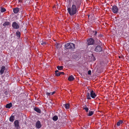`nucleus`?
Instances as JSON below:
<instances>
[{
	"label": "nucleus",
	"instance_id": "obj_1",
	"mask_svg": "<svg viewBox=\"0 0 129 129\" xmlns=\"http://www.w3.org/2000/svg\"><path fill=\"white\" fill-rule=\"evenodd\" d=\"M78 7L74 5H72L71 8H68L67 10L70 15L72 16L75 14L77 11Z\"/></svg>",
	"mask_w": 129,
	"mask_h": 129
},
{
	"label": "nucleus",
	"instance_id": "obj_2",
	"mask_svg": "<svg viewBox=\"0 0 129 129\" xmlns=\"http://www.w3.org/2000/svg\"><path fill=\"white\" fill-rule=\"evenodd\" d=\"M75 47L74 44L71 43L67 44L65 45V48L67 49H73Z\"/></svg>",
	"mask_w": 129,
	"mask_h": 129
},
{
	"label": "nucleus",
	"instance_id": "obj_3",
	"mask_svg": "<svg viewBox=\"0 0 129 129\" xmlns=\"http://www.w3.org/2000/svg\"><path fill=\"white\" fill-rule=\"evenodd\" d=\"M72 3L73 5L78 7L81 5L80 0H73Z\"/></svg>",
	"mask_w": 129,
	"mask_h": 129
},
{
	"label": "nucleus",
	"instance_id": "obj_4",
	"mask_svg": "<svg viewBox=\"0 0 129 129\" xmlns=\"http://www.w3.org/2000/svg\"><path fill=\"white\" fill-rule=\"evenodd\" d=\"M87 44L88 45H93L94 44L95 41L92 38H89L87 40Z\"/></svg>",
	"mask_w": 129,
	"mask_h": 129
},
{
	"label": "nucleus",
	"instance_id": "obj_5",
	"mask_svg": "<svg viewBox=\"0 0 129 129\" xmlns=\"http://www.w3.org/2000/svg\"><path fill=\"white\" fill-rule=\"evenodd\" d=\"M89 92L90 93V96L92 98H94L96 97V95L93 90H89Z\"/></svg>",
	"mask_w": 129,
	"mask_h": 129
},
{
	"label": "nucleus",
	"instance_id": "obj_6",
	"mask_svg": "<svg viewBox=\"0 0 129 129\" xmlns=\"http://www.w3.org/2000/svg\"><path fill=\"white\" fill-rule=\"evenodd\" d=\"M112 10L113 12L115 13H117L118 11V8L116 6H114L112 7Z\"/></svg>",
	"mask_w": 129,
	"mask_h": 129
},
{
	"label": "nucleus",
	"instance_id": "obj_7",
	"mask_svg": "<svg viewBox=\"0 0 129 129\" xmlns=\"http://www.w3.org/2000/svg\"><path fill=\"white\" fill-rule=\"evenodd\" d=\"M12 27L15 29H18L19 27L18 24L16 22H14L12 24Z\"/></svg>",
	"mask_w": 129,
	"mask_h": 129
},
{
	"label": "nucleus",
	"instance_id": "obj_8",
	"mask_svg": "<svg viewBox=\"0 0 129 129\" xmlns=\"http://www.w3.org/2000/svg\"><path fill=\"white\" fill-rule=\"evenodd\" d=\"M102 50L101 47L100 46H97L95 47L94 50L96 52H101Z\"/></svg>",
	"mask_w": 129,
	"mask_h": 129
},
{
	"label": "nucleus",
	"instance_id": "obj_9",
	"mask_svg": "<svg viewBox=\"0 0 129 129\" xmlns=\"http://www.w3.org/2000/svg\"><path fill=\"white\" fill-rule=\"evenodd\" d=\"M36 127L37 128H39L41 127V123L39 121H38L36 123Z\"/></svg>",
	"mask_w": 129,
	"mask_h": 129
},
{
	"label": "nucleus",
	"instance_id": "obj_10",
	"mask_svg": "<svg viewBox=\"0 0 129 129\" xmlns=\"http://www.w3.org/2000/svg\"><path fill=\"white\" fill-rule=\"evenodd\" d=\"M5 69V66H3L2 67L0 71V73L1 75H2L4 73Z\"/></svg>",
	"mask_w": 129,
	"mask_h": 129
},
{
	"label": "nucleus",
	"instance_id": "obj_11",
	"mask_svg": "<svg viewBox=\"0 0 129 129\" xmlns=\"http://www.w3.org/2000/svg\"><path fill=\"white\" fill-rule=\"evenodd\" d=\"M19 10V8L17 7L13 9V11L14 13L15 14L17 13Z\"/></svg>",
	"mask_w": 129,
	"mask_h": 129
},
{
	"label": "nucleus",
	"instance_id": "obj_12",
	"mask_svg": "<svg viewBox=\"0 0 129 129\" xmlns=\"http://www.w3.org/2000/svg\"><path fill=\"white\" fill-rule=\"evenodd\" d=\"M74 79V77L72 75H71L69 77L68 80L69 81H71L73 80Z\"/></svg>",
	"mask_w": 129,
	"mask_h": 129
},
{
	"label": "nucleus",
	"instance_id": "obj_13",
	"mask_svg": "<svg viewBox=\"0 0 129 129\" xmlns=\"http://www.w3.org/2000/svg\"><path fill=\"white\" fill-rule=\"evenodd\" d=\"M12 103H10L7 104L6 106V107L7 108H10L12 106Z\"/></svg>",
	"mask_w": 129,
	"mask_h": 129
},
{
	"label": "nucleus",
	"instance_id": "obj_14",
	"mask_svg": "<svg viewBox=\"0 0 129 129\" xmlns=\"http://www.w3.org/2000/svg\"><path fill=\"white\" fill-rule=\"evenodd\" d=\"M34 110L36 112L39 113H40L41 112V110L39 108H34Z\"/></svg>",
	"mask_w": 129,
	"mask_h": 129
},
{
	"label": "nucleus",
	"instance_id": "obj_15",
	"mask_svg": "<svg viewBox=\"0 0 129 129\" xmlns=\"http://www.w3.org/2000/svg\"><path fill=\"white\" fill-rule=\"evenodd\" d=\"M10 24V23L8 21H6L3 24V25L4 26H7L9 25Z\"/></svg>",
	"mask_w": 129,
	"mask_h": 129
},
{
	"label": "nucleus",
	"instance_id": "obj_16",
	"mask_svg": "<svg viewBox=\"0 0 129 129\" xmlns=\"http://www.w3.org/2000/svg\"><path fill=\"white\" fill-rule=\"evenodd\" d=\"M14 117L13 116H12L10 117L9 120L10 121L13 122L14 120Z\"/></svg>",
	"mask_w": 129,
	"mask_h": 129
},
{
	"label": "nucleus",
	"instance_id": "obj_17",
	"mask_svg": "<svg viewBox=\"0 0 129 129\" xmlns=\"http://www.w3.org/2000/svg\"><path fill=\"white\" fill-rule=\"evenodd\" d=\"M58 72V70H56L55 71V74L56 76H58L60 75L61 74V73L59 72Z\"/></svg>",
	"mask_w": 129,
	"mask_h": 129
},
{
	"label": "nucleus",
	"instance_id": "obj_18",
	"mask_svg": "<svg viewBox=\"0 0 129 129\" xmlns=\"http://www.w3.org/2000/svg\"><path fill=\"white\" fill-rule=\"evenodd\" d=\"M83 109L85 110L86 112H87L88 111V109L86 105L84 106V107L83 108Z\"/></svg>",
	"mask_w": 129,
	"mask_h": 129
},
{
	"label": "nucleus",
	"instance_id": "obj_19",
	"mask_svg": "<svg viewBox=\"0 0 129 129\" xmlns=\"http://www.w3.org/2000/svg\"><path fill=\"white\" fill-rule=\"evenodd\" d=\"M58 117L56 116H55L53 117V119L54 121H56L58 119Z\"/></svg>",
	"mask_w": 129,
	"mask_h": 129
},
{
	"label": "nucleus",
	"instance_id": "obj_20",
	"mask_svg": "<svg viewBox=\"0 0 129 129\" xmlns=\"http://www.w3.org/2000/svg\"><path fill=\"white\" fill-rule=\"evenodd\" d=\"M64 106L65 108L66 109H68L69 108V104H66L65 105H64Z\"/></svg>",
	"mask_w": 129,
	"mask_h": 129
},
{
	"label": "nucleus",
	"instance_id": "obj_21",
	"mask_svg": "<svg viewBox=\"0 0 129 129\" xmlns=\"http://www.w3.org/2000/svg\"><path fill=\"white\" fill-rule=\"evenodd\" d=\"M63 67L62 66H57V68L59 70H61L63 69Z\"/></svg>",
	"mask_w": 129,
	"mask_h": 129
},
{
	"label": "nucleus",
	"instance_id": "obj_22",
	"mask_svg": "<svg viewBox=\"0 0 129 129\" xmlns=\"http://www.w3.org/2000/svg\"><path fill=\"white\" fill-rule=\"evenodd\" d=\"M16 34L17 37L19 38L20 35V33L19 31H17L16 32Z\"/></svg>",
	"mask_w": 129,
	"mask_h": 129
},
{
	"label": "nucleus",
	"instance_id": "obj_23",
	"mask_svg": "<svg viewBox=\"0 0 129 129\" xmlns=\"http://www.w3.org/2000/svg\"><path fill=\"white\" fill-rule=\"evenodd\" d=\"M87 99H90L91 98L90 96V93L88 92L87 95Z\"/></svg>",
	"mask_w": 129,
	"mask_h": 129
},
{
	"label": "nucleus",
	"instance_id": "obj_24",
	"mask_svg": "<svg viewBox=\"0 0 129 129\" xmlns=\"http://www.w3.org/2000/svg\"><path fill=\"white\" fill-rule=\"evenodd\" d=\"M93 114V112L92 111H89L88 114V115L90 116H91Z\"/></svg>",
	"mask_w": 129,
	"mask_h": 129
},
{
	"label": "nucleus",
	"instance_id": "obj_25",
	"mask_svg": "<svg viewBox=\"0 0 129 129\" xmlns=\"http://www.w3.org/2000/svg\"><path fill=\"white\" fill-rule=\"evenodd\" d=\"M123 122L122 121H119L117 123V125L118 126H119L120 124L122 123Z\"/></svg>",
	"mask_w": 129,
	"mask_h": 129
},
{
	"label": "nucleus",
	"instance_id": "obj_26",
	"mask_svg": "<svg viewBox=\"0 0 129 129\" xmlns=\"http://www.w3.org/2000/svg\"><path fill=\"white\" fill-rule=\"evenodd\" d=\"M6 11V9L4 8H2L1 10V12H4Z\"/></svg>",
	"mask_w": 129,
	"mask_h": 129
},
{
	"label": "nucleus",
	"instance_id": "obj_27",
	"mask_svg": "<svg viewBox=\"0 0 129 129\" xmlns=\"http://www.w3.org/2000/svg\"><path fill=\"white\" fill-rule=\"evenodd\" d=\"M51 92H47L46 93V94H47L48 96H50L51 95Z\"/></svg>",
	"mask_w": 129,
	"mask_h": 129
},
{
	"label": "nucleus",
	"instance_id": "obj_28",
	"mask_svg": "<svg viewBox=\"0 0 129 129\" xmlns=\"http://www.w3.org/2000/svg\"><path fill=\"white\" fill-rule=\"evenodd\" d=\"M41 44L42 45H44L46 44V43L44 42H42Z\"/></svg>",
	"mask_w": 129,
	"mask_h": 129
},
{
	"label": "nucleus",
	"instance_id": "obj_29",
	"mask_svg": "<svg viewBox=\"0 0 129 129\" xmlns=\"http://www.w3.org/2000/svg\"><path fill=\"white\" fill-rule=\"evenodd\" d=\"M91 71L90 70H89L88 71V74L89 75H90L91 74Z\"/></svg>",
	"mask_w": 129,
	"mask_h": 129
},
{
	"label": "nucleus",
	"instance_id": "obj_30",
	"mask_svg": "<svg viewBox=\"0 0 129 129\" xmlns=\"http://www.w3.org/2000/svg\"><path fill=\"white\" fill-rule=\"evenodd\" d=\"M94 32V35H95V36L96 35V34L97 33V32L96 31H93Z\"/></svg>",
	"mask_w": 129,
	"mask_h": 129
},
{
	"label": "nucleus",
	"instance_id": "obj_31",
	"mask_svg": "<svg viewBox=\"0 0 129 129\" xmlns=\"http://www.w3.org/2000/svg\"><path fill=\"white\" fill-rule=\"evenodd\" d=\"M55 91H54L53 92H51V95H53L55 93Z\"/></svg>",
	"mask_w": 129,
	"mask_h": 129
},
{
	"label": "nucleus",
	"instance_id": "obj_32",
	"mask_svg": "<svg viewBox=\"0 0 129 129\" xmlns=\"http://www.w3.org/2000/svg\"><path fill=\"white\" fill-rule=\"evenodd\" d=\"M60 73H61V74H64V73L63 72H60Z\"/></svg>",
	"mask_w": 129,
	"mask_h": 129
},
{
	"label": "nucleus",
	"instance_id": "obj_33",
	"mask_svg": "<svg viewBox=\"0 0 129 129\" xmlns=\"http://www.w3.org/2000/svg\"><path fill=\"white\" fill-rule=\"evenodd\" d=\"M58 44H57V45H56V47L57 48H58Z\"/></svg>",
	"mask_w": 129,
	"mask_h": 129
},
{
	"label": "nucleus",
	"instance_id": "obj_34",
	"mask_svg": "<svg viewBox=\"0 0 129 129\" xmlns=\"http://www.w3.org/2000/svg\"><path fill=\"white\" fill-rule=\"evenodd\" d=\"M88 127H87V128H86L85 127V128H87V129Z\"/></svg>",
	"mask_w": 129,
	"mask_h": 129
}]
</instances>
